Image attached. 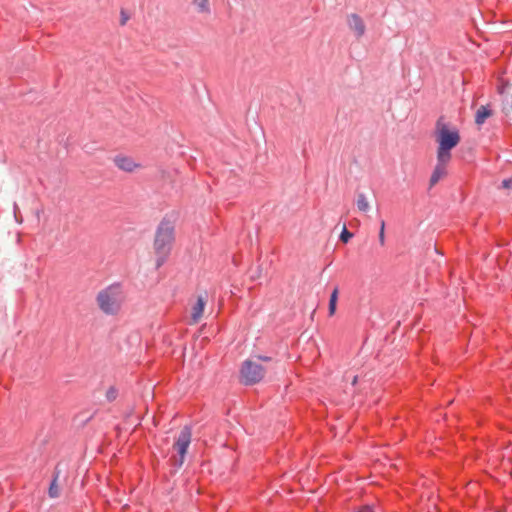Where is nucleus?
<instances>
[{"mask_svg": "<svg viewBox=\"0 0 512 512\" xmlns=\"http://www.w3.org/2000/svg\"><path fill=\"white\" fill-rule=\"evenodd\" d=\"M116 167L122 171L132 173L142 168V165L128 156L119 155L113 160Z\"/></svg>", "mask_w": 512, "mask_h": 512, "instance_id": "obj_6", "label": "nucleus"}, {"mask_svg": "<svg viewBox=\"0 0 512 512\" xmlns=\"http://www.w3.org/2000/svg\"><path fill=\"white\" fill-rule=\"evenodd\" d=\"M263 367L251 360L244 362L241 369V377L245 384H254L259 382L264 377Z\"/></svg>", "mask_w": 512, "mask_h": 512, "instance_id": "obj_4", "label": "nucleus"}, {"mask_svg": "<svg viewBox=\"0 0 512 512\" xmlns=\"http://www.w3.org/2000/svg\"><path fill=\"white\" fill-rule=\"evenodd\" d=\"M58 476H59L58 473H56V475H55L54 479L52 480L50 487H49L48 493L51 498H57L60 495V488L57 483Z\"/></svg>", "mask_w": 512, "mask_h": 512, "instance_id": "obj_13", "label": "nucleus"}, {"mask_svg": "<svg viewBox=\"0 0 512 512\" xmlns=\"http://www.w3.org/2000/svg\"><path fill=\"white\" fill-rule=\"evenodd\" d=\"M128 17L124 15V13L122 12V19H121V25H125L126 21H127Z\"/></svg>", "mask_w": 512, "mask_h": 512, "instance_id": "obj_20", "label": "nucleus"}, {"mask_svg": "<svg viewBox=\"0 0 512 512\" xmlns=\"http://www.w3.org/2000/svg\"><path fill=\"white\" fill-rule=\"evenodd\" d=\"M205 305H206L205 298L203 296H198L197 301L193 305L192 311H191V322L193 324H196L201 320L203 313H204Z\"/></svg>", "mask_w": 512, "mask_h": 512, "instance_id": "obj_8", "label": "nucleus"}, {"mask_svg": "<svg viewBox=\"0 0 512 512\" xmlns=\"http://www.w3.org/2000/svg\"><path fill=\"white\" fill-rule=\"evenodd\" d=\"M338 294H339L338 287H335L334 290L332 291L331 295H330L329 301L337 302L338 301Z\"/></svg>", "mask_w": 512, "mask_h": 512, "instance_id": "obj_16", "label": "nucleus"}, {"mask_svg": "<svg viewBox=\"0 0 512 512\" xmlns=\"http://www.w3.org/2000/svg\"><path fill=\"white\" fill-rule=\"evenodd\" d=\"M192 432L190 427L185 426L177 437L174 448L179 454L178 466H182L185 460L187 449L191 443Z\"/></svg>", "mask_w": 512, "mask_h": 512, "instance_id": "obj_5", "label": "nucleus"}, {"mask_svg": "<svg viewBox=\"0 0 512 512\" xmlns=\"http://www.w3.org/2000/svg\"><path fill=\"white\" fill-rule=\"evenodd\" d=\"M356 512H372V508L370 506H363Z\"/></svg>", "mask_w": 512, "mask_h": 512, "instance_id": "obj_19", "label": "nucleus"}, {"mask_svg": "<svg viewBox=\"0 0 512 512\" xmlns=\"http://www.w3.org/2000/svg\"><path fill=\"white\" fill-rule=\"evenodd\" d=\"M347 25L357 39H360L365 34L366 26L359 15L350 14L347 17Z\"/></svg>", "mask_w": 512, "mask_h": 512, "instance_id": "obj_7", "label": "nucleus"}, {"mask_svg": "<svg viewBox=\"0 0 512 512\" xmlns=\"http://www.w3.org/2000/svg\"><path fill=\"white\" fill-rule=\"evenodd\" d=\"M502 187L506 189L512 188V179H506L502 181Z\"/></svg>", "mask_w": 512, "mask_h": 512, "instance_id": "obj_18", "label": "nucleus"}, {"mask_svg": "<svg viewBox=\"0 0 512 512\" xmlns=\"http://www.w3.org/2000/svg\"><path fill=\"white\" fill-rule=\"evenodd\" d=\"M193 4L199 13H210L209 0H193Z\"/></svg>", "mask_w": 512, "mask_h": 512, "instance_id": "obj_12", "label": "nucleus"}, {"mask_svg": "<svg viewBox=\"0 0 512 512\" xmlns=\"http://www.w3.org/2000/svg\"><path fill=\"white\" fill-rule=\"evenodd\" d=\"M125 300L120 286L111 285L98 292L96 302L99 309L106 315H117Z\"/></svg>", "mask_w": 512, "mask_h": 512, "instance_id": "obj_3", "label": "nucleus"}, {"mask_svg": "<svg viewBox=\"0 0 512 512\" xmlns=\"http://www.w3.org/2000/svg\"><path fill=\"white\" fill-rule=\"evenodd\" d=\"M434 136L437 143V160L450 162L452 149L461 141L459 130L441 117L436 122Z\"/></svg>", "mask_w": 512, "mask_h": 512, "instance_id": "obj_1", "label": "nucleus"}, {"mask_svg": "<svg viewBox=\"0 0 512 512\" xmlns=\"http://www.w3.org/2000/svg\"><path fill=\"white\" fill-rule=\"evenodd\" d=\"M449 162H442L437 160V164L434 168V171L430 177V186H434L438 183L440 179H442L446 175V166Z\"/></svg>", "mask_w": 512, "mask_h": 512, "instance_id": "obj_9", "label": "nucleus"}, {"mask_svg": "<svg viewBox=\"0 0 512 512\" xmlns=\"http://www.w3.org/2000/svg\"><path fill=\"white\" fill-rule=\"evenodd\" d=\"M356 205L359 211L367 212L370 209V203L365 194L360 193L357 196Z\"/></svg>", "mask_w": 512, "mask_h": 512, "instance_id": "obj_11", "label": "nucleus"}, {"mask_svg": "<svg viewBox=\"0 0 512 512\" xmlns=\"http://www.w3.org/2000/svg\"><path fill=\"white\" fill-rule=\"evenodd\" d=\"M379 243L381 246H384L385 244V222L382 220L380 224V231H379Z\"/></svg>", "mask_w": 512, "mask_h": 512, "instance_id": "obj_15", "label": "nucleus"}, {"mask_svg": "<svg viewBox=\"0 0 512 512\" xmlns=\"http://www.w3.org/2000/svg\"><path fill=\"white\" fill-rule=\"evenodd\" d=\"M337 302L329 301V315L333 316L336 312Z\"/></svg>", "mask_w": 512, "mask_h": 512, "instance_id": "obj_17", "label": "nucleus"}, {"mask_svg": "<svg viewBox=\"0 0 512 512\" xmlns=\"http://www.w3.org/2000/svg\"><path fill=\"white\" fill-rule=\"evenodd\" d=\"M352 237H353V234L351 232H349L346 229V227L344 226L343 230H342V232L340 234L341 241H343L344 243H347Z\"/></svg>", "mask_w": 512, "mask_h": 512, "instance_id": "obj_14", "label": "nucleus"}, {"mask_svg": "<svg viewBox=\"0 0 512 512\" xmlns=\"http://www.w3.org/2000/svg\"><path fill=\"white\" fill-rule=\"evenodd\" d=\"M173 241L174 224L168 219H163L157 227L153 244L157 267H160L170 254Z\"/></svg>", "mask_w": 512, "mask_h": 512, "instance_id": "obj_2", "label": "nucleus"}, {"mask_svg": "<svg viewBox=\"0 0 512 512\" xmlns=\"http://www.w3.org/2000/svg\"><path fill=\"white\" fill-rule=\"evenodd\" d=\"M357 383V376H354L352 379V385H355Z\"/></svg>", "mask_w": 512, "mask_h": 512, "instance_id": "obj_21", "label": "nucleus"}, {"mask_svg": "<svg viewBox=\"0 0 512 512\" xmlns=\"http://www.w3.org/2000/svg\"><path fill=\"white\" fill-rule=\"evenodd\" d=\"M492 115V110L489 105L480 106L475 114V123L477 125H482L486 119H488Z\"/></svg>", "mask_w": 512, "mask_h": 512, "instance_id": "obj_10", "label": "nucleus"}]
</instances>
